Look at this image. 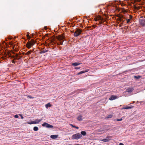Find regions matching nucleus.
Returning <instances> with one entry per match:
<instances>
[{"instance_id": "f257e3e1", "label": "nucleus", "mask_w": 145, "mask_h": 145, "mask_svg": "<svg viewBox=\"0 0 145 145\" xmlns=\"http://www.w3.org/2000/svg\"><path fill=\"white\" fill-rule=\"evenodd\" d=\"M35 42L33 39H31V41H28L26 44V46L28 48H30L32 46L34 45Z\"/></svg>"}, {"instance_id": "f03ea898", "label": "nucleus", "mask_w": 145, "mask_h": 145, "mask_svg": "<svg viewBox=\"0 0 145 145\" xmlns=\"http://www.w3.org/2000/svg\"><path fill=\"white\" fill-rule=\"evenodd\" d=\"M82 137V135L80 133H78L73 135L72 137V139H79Z\"/></svg>"}, {"instance_id": "7ed1b4c3", "label": "nucleus", "mask_w": 145, "mask_h": 145, "mask_svg": "<svg viewBox=\"0 0 145 145\" xmlns=\"http://www.w3.org/2000/svg\"><path fill=\"white\" fill-rule=\"evenodd\" d=\"M82 30L80 29H77L75 32L74 34V37H77L81 33Z\"/></svg>"}, {"instance_id": "20e7f679", "label": "nucleus", "mask_w": 145, "mask_h": 145, "mask_svg": "<svg viewBox=\"0 0 145 145\" xmlns=\"http://www.w3.org/2000/svg\"><path fill=\"white\" fill-rule=\"evenodd\" d=\"M42 125L43 127H45L47 128H52L53 127V125L46 122L44 123Z\"/></svg>"}, {"instance_id": "39448f33", "label": "nucleus", "mask_w": 145, "mask_h": 145, "mask_svg": "<svg viewBox=\"0 0 145 145\" xmlns=\"http://www.w3.org/2000/svg\"><path fill=\"white\" fill-rule=\"evenodd\" d=\"M139 23L142 26L145 27V19L140 20H139Z\"/></svg>"}, {"instance_id": "423d86ee", "label": "nucleus", "mask_w": 145, "mask_h": 145, "mask_svg": "<svg viewBox=\"0 0 145 145\" xmlns=\"http://www.w3.org/2000/svg\"><path fill=\"white\" fill-rule=\"evenodd\" d=\"M133 88H129L127 89L126 90V92L131 93L133 90Z\"/></svg>"}, {"instance_id": "0eeeda50", "label": "nucleus", "mask_w": 145, "mask_h": 145, "mask_svg": "<svg viewBox=\"0 0 145 145\" xmlns=\"http://www.w3.org/2000/svg\"><path fill=\"white\" fill-rule=\"evenodd\" d=\"M117 98V97L114 95H112L111 97H110L109 99L110 100H113Z\"/></svg>"}, {"instance_id": "6e6552de", "label": "nucleus", "mask_w": 145, "mask_h": 145, "mask_svg": "<svg viewBox=\"0 0 145 145\" xmlns=\"http://www.w3.org/2000/svg\"><path fill=\"white\" fill-rule=\"evenodd\" d=\"M42 119H37L35 120V124L38 123H39L40 122L42 121Z\"/></svg>"}, {"instance_id": "1a4fd4ad", "label": "nucleus", "mask_w": 145, "mask_h": 145, "mask_svg": "<svg viewBox=\"0 0 145 145\" xmlns=\"http://www.w3.org/2000/svg\"><path fill=\"white\" fill-rule=\"evenodd\" d=\"M64 37L62 36H60L58 37V39L60 41L62 40L63 41V40L64 39Z\"/></svg>"}, {"instance_id": "9d476101", "label": "nucleus", "mask_w": 145, "mask_h": 145, "mask_svg": "<svg viewBox=\"0 0 145 145\" xmlns=\"http://www.w3.org/2000/svg\"><path fill=\"white\" fill-rule=\"evenodd\" d=\"M58 135H52L50 136V137L52 139H56L57 138Z\"/></svg>"}, {"instance_id": "9b49d317", "label": "nucleus", "mask_w": 145, "mask_h": 145, "mask_svg": "<svg viewBox=\"0 0 145 145\" xmlns=\"http://www.w3.org/2000/svg\"><path fill=\"white\" fill-rule=\"evenodd\" d=\"M88 71V70H86L85 71H81L78 72V73L77 74H80L83 73H84L85 72H87Z\"/></svg>"}, {"instance_id": "f8f14e48", "label": "nucleus", "mask_w": 145, "mask_h": 145, "mask_svg": "<svg viewBox=\"0 0 145 145\" xmlns=\"http://www.w3.org/2000/svg\"><path fill=\"white\" fill-rule=\"evenodd\" d=\"M81 63H78L75 62L72 63V65L74 66H76L80 65Z\"/></svg>"}, {"instance_id": "ddd939ff", "label": "nucleus", "mask_w": 145, "mask_h": 145, "mask_svg": "<svg viewBox=\"0 0 145 145\" xmlns=\"http://www.w3.org/2000/svg\"><path fill=\"white\" fill-rule=\"evenodd\" d=\"M77 120L79 121L82 120V116L81 115L78 116L77 118Z\"/></svg>"}, {"instance_id": "4468645a", "label": "nucleus", "mask_w": 145, "mask_h": 145, "mask_svg": "<svg viewBox=\"0 0 145 145\" xmlns=\"http://www.w3.org/2000/svg\"><path fill=\"white\" fill-rule=\"evenodd\" d=\"M33 51V50H30L25 53V54L26 55H29Z\"/></svg>"}, {"instance_id": "2eb2a0df", "label": "nucleus", "mask_w": 145, "mask_h": 145, "mask_svg": "<svg viewBox=\"0 0 145 145\" xmlns=\"http://www.w3.org/2000/svg\"><path fill=\"white\" fill-rule=\"evenodd\" d=\"M133 106H126L125 107H123L122 108V109H131L133 107Z\"/></svg>"}, {"instance_id": "dca6fc26", "label": "nucleus", "mask_w": 145, "mask_h": 145, "mask_svg": "<svg viewBox=\"0 0 145 145\" xmlns=\"http://www.w3.org/2000/svg\"><path fill=\"white\" fill-rule=\"evenodd\" d=\"M52 105H50V103H48L45 105V106L47 108L48 107H50Z\"/></svg>"}, {"instance_id": "f3484780", "label": "nucleus", "mask_w": 145, "mask_h": 145, "mask_svg": "<svg viewBox=\"0 0 145 145\" xmlns=\"http://www.w3.org/2000/svg\"><path fill=\"white\" fill-rule=\"evenodd\" d=\"M81 135H82L84 136H85L86 135V133L85 131H82L81 132Z\"/></svg>"}, {"instance_id": "a211bd4d", "label": "nucleus", "mask_w": 145, "mask_h": 145, "mask_svg": "<svg viewBox=\"0 0 145 145\" xmlns=\"http://www.w3.org/2000/svg\"><path fill=\"white\" fill-rule=\"evenodd\" d=\"M28 123L30 124H36L35 122V120L34 121H31V122H29Z\"/></svg>"}, {"instance_id": "6ab92c4d", "label": "nucleus", "mask_w": 145, "mask_h": 145, "mask_svg": "<svg viewBox=\"0 0 145 145\" xmlns=\"http://www.w3.org/2000/svg\"><path fill=\"white\" fill-rule=\"evenodd\" d=\"M48 51V50H42V51H40L39 52V53L41 54L45 53Z\"/></svg>"}, {"instance_id": "aec40b11", "label": "nucleus", "mask_w": 145, "mask_h": 145, "mask_svg": "<svg viewBox=\"0 0 145 145\" xmlns=\"http://www.w3.org/2000/svg\"><path fill=\"white\" fill-rule=\"evenodd\" d=\"M38 129H39L37 127L35 126V127H33V130L35 131H37L38 130Z\"/></svg>"}, {"instance_id": "412c9836", "label": "nucleus", "mask_w": 145, "mask_h": 145, "mask_svg": "<svg viewBox=\"0 0 145 145\" xmlns=\"http://www.w3.org/2000/svg\"><path fill=\"white\" fill-rule=\"evenodd\" d=\"M70 125H71L73 127L75 128L76 129H78L79 128L78 127H77L75 125H72V124H70Z\"/></svg>"}, {"instance_id": "4be33fe9", "label": "nucleus", "mask_w": 145, "mask_h": 145, "mask_svg": "<svg viewBox=\"0 0 145 145\" xmlns=\"http://www.w3.org/2000/svg\"><path fill=\"white\" fill-rule=\"evenodd\" d=\"M123 18L124 19H126V20H127V24H128L129 22H130L131 20H130V19H126V18Z\"/></svg>"}, {"instance_id": "5701e85b", "label": "nucleus", "mask_w": 145, "mask_h": 145, "mask_svg": "<svg viewBox=\"0 0 145 145\" xmlns=\"http://www.w3.org/2000/svg\"><path fill=\"white\" fill-rule=\"evenodd\" d=\"M119 20L120 22H123L125 21V20H124L121 17H120L119 18Z\"/></svg>"}, {"instance_id": "b1692460", "label": "nucleus", "mask_w": 145, "mask_h": 145, "mask_svg": "<svg viewBox=\"0 0 145 145\" xmlns=\"http://www.w3.org/2000/svg\"><path fill=\"white\" fill-rule=\"evenodd\" d=\"M141 77V76H134V78H135L137 79H139Z\"/></svg>"}, {"instance_id": "393cba45", "label": "nucleus", "mask_w": 145, "mask_h": 145, "mask_svg": "<svg viewBox=\"0 0 145 145\" xmlns=\"http://www.w3.org/2000/svg\"><path fill=\"white\" fill-rule=\"evenodd\" d=\"M109 140L108 139H103L102 140V141L104 142H108Z\"/></svg>"}, {"instance_id": "a878e982", "label": "nucleus", "mask_w": 145, "mask_h": 145, "mask_svg": "<svg viewBox=\"0 0 145 145\" xmlns=\"http://www.w3.org/2000/svg\"><path fill=\"white\" fill-rule=\"evenodd\" d=\"M98 20H101V21H103L104 20L103 18H102L101 17L99 16L98 18Z\"/></svg>"}, {"instance_id": "bb28decb", "label": "nucleus", "mask_w": 145, "mask_h": 145, "mask_svg": "<svg viewBox=\"0 0 145 145\" xmlns=\"http://www.w3.org/2000/svg\"><path fill=\"white\" fill-rule=\"evenodd\" d=\"M112 116V115L110 114L108 115L107 117V118H111Z\"/></svg>"}, {"instance_id": "cd10ccee", "label": "nucleus", "mask_w": 145, "mask_h": 145, "mask_svg": "<svg viewBox=\"0 0 145 145\" xmlns=\"http://www.w3.org/2000/svg\"><path fill=\"white\" fill-rule=\"evenodd\" d=\"M122 118H120V119H116V121H121L122 120Z\"/></svg>"}, {"instance_id": "c85d7f7f", "label": "nucleus", "mask_w": 145, "mask_h": 145, "mask_svg": "<svg viewBox=\"0 0 145 145\" xmlns=\"http://www.w3.org/2000/svg\"><path fill=\"white\" fill-rule=\"evenodd\" d=\"M27 36L28 37V39L29 40H30L31 39V37L28 35H27Z\"/></svg>"}, {"instance_id": "c756f323", "label": "nucleus", "mask_w": 145, "mask_h": 145, "mask_svg": "<svg viewBox=\"0 0 145 145\" xmlns=\"http://www.w3.org/2000/svg\"><path fill=\"white\" fill-rule=\"evenodd\" d=\"M27 97L28 98H30V99L33 98V97H32L31 96H30V95H28L27 96Z\"/></svg>"}, {"instance_id": "7c9ffc66", "label": "nucleus", "mask_w": 145, "mask_h": 145, "mask_svg": "<svg viewBox=\"0 0 145 145\" xmlns=\"http://www.w3.org/2000/svg\"><path fill=\"white\" fill-rule=\"evenodd\" d=\"M14 117L16 118H18L19 116L18 115L16 114L14 115Z\"/></svg>"}, {"instance_id": "2f4dec72", "label": "nucleus", "mask_w": 145, "mask_h": 145, "mask_svg": "<svg viewBox=\"0 0 145 145\" xmlns=\"http://www.w3.org/2000/svg\"><path fill=\"white\" fill-rule=\"evenodd\" d=\"M129 19H130V20H131L132 18H133V16H132L131 15H130L129 16Z\"/></svg>"}, {"instance_id": "473e14b6", "label": "nucleus", "mask_w": 145, "mask_h": 145, "mask_svg": "<svg viewBox=\"0 0 145 145\" xmlns=\"http://www.w3.org/2000/svg\"><path fill=\"white\" fill-rule=\"evenodd\" d=\"M63 40L60 41V44L61 45H62L63 44Z\"/></svg>"}, {"instance_id": "72a5a7b5", "label": "nucleus", "mask_w": 145, "mask_h": 145, "mask_svg": "<svg viewBox=\"0 0 145 145\" xmlns=\"http://www.w3.org/2000/svg\"><path fill=\"white\" fill-rule=\"evenodd\" d=\"M98 20V19H97V18H95V20L96 21H97Z\"/></svg>"}, {"instance_id": "f704fd0d", "label": "nucleus", "mask_w": 145, "mask_h": 145, "mask_svg": "<svg viewBox=\"0 0 145 145\" xmlns=\"http://www.w3.org/2000/svg\"><path fill=\"white\" fill-rule=\"evenodd\" d=\"M20 59V58L18 57H16L15 58V59H16L18 60H19Z\"/></svg>"}, {"instance_id": "c9c22d12", "label": "nucleus", "mask_w": 145, "mask_h": 145, "mask_svg": "<svg viewBox=\"0 0 145 145\" xmlns=\"http://www.w3.org/2000/svg\"><path fill=\"white\" fill-rule=\"evenodd\" d=\"M15 56H16V57H18L19 56H18V54H16V55H15Z\"/></svg>"}, {"instance_id": "e433bc0d", "label": "nucleus", "mask_w": 145, "mask_h": 145, "mask_svg": "<svg viewBox=\"0 0 145 145\" xmlns=\"http://www.w3.org/2000/svg\"><path fill=\"white\" fill-rule=\"evenodd\" d=\"M12 58H14L15 59L16 58L14 56H12Z\"/></svg>"}, {"instance_id": "4c0bfd02", "label": "nucleus", "mask_w": 145, "mask_h": 145, "mask_svg": "<svg viewBox=\"0 0 145 145\" xmlns=\"http://www.w3.org/2000/svg\"><path fill=\"white\" fill-rule=\"evenodd\" d=\"M12 63H15V62L14 61V60H13L12 61Z\"/></svg>"}, {"instance_id": "58836bf2", "label": "nucleus", "mask_w": 145, "mask_h": 145, "mask_svg": "<svg viewBox=\"0 0 145 145\" xmlns=\"http://www.w3.org/2000/svg\"><path fill=\"white\" fill-rule=\"evenodd\" d=\"M120 145H124V144L122 143H120L119 144Z\"/></svg>"}, {"instance_id": "ea45409f", "label": "nucleus", "mask_w": 145, "mask_h": 145, "mask_svg": "<svg viewBox=\"0 0 145 145\" xmlns=\"http://www.w3.org/2000/svg\"><path fill=\"white\" fill-rule=\"evenodd\" d=\"M102 23V22H100L99 23V24H101Z\"/></svg>"}, {"instance_id": "a19ab883", "label": "nucleus", "mask_w": 145, "mask_h": 145, "mask_svg": "<svg viewBox=\"0 0 145 145\" xmlns=\"http://www.w3.org/2000/svg\"><path fill=\"white\" fill-rule=\"evenodd\" d=\"M75 69H80V68H78V67H76L75 68Z\"/></svg>"}, {"instance_id": "79ce46f5", "label": "nucleus", "mask_w": 145, "mask_h": 145, "mask_svg": "<svg viewBox=\"0 0 145 145\" xmlns=\"http://www.w3.org/2000/svg\"><path fill=\"white\" fill-rule=\"evenodd\" d=\"M21 118L23 119L24 118V117L22 116H21Z\"/></svg>"}, {"instance_id": "37998d69", "label": "nucleus", "mask_w": 145, "mask_h": 145, "mask_svg": "<svg viewBox=\"0 0 145 145\" xmlns=\"http://www.w3.org/2000/svg\"><path fill=\"white\" fill-rule=\"evenodd\" d=\"M20 58H22V57H23L22 56H19Z\"/></svg>"}, {"instance_id": "c03bdc74", "label": "nucleus", "mask_w": 145, "mask_h": 145, "mask_svg": "<svg viewBox=\"0 0 145 145\" xmlns=\"http://www.w3.org/2000/svg\"><path fill=\"white\" fill-rule=\"evenodd\" d=\"M135 101H133V103H135Z\"/></svg>"}]
</instances>
